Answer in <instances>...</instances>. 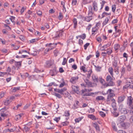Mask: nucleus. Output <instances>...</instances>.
<instances>
[{"mask_svg": "<svg viewBox=\"0 0 133 133\" xmlns=\"http://www.w3.org/2000/svg\"><path fill=\"white\" fill-rule=\"evenodd\" d=\"M69 124V122L66 121L64 122H62V125L63 126H66L67 125Z\"/></svg>", "mask_w": 133, "mask_h": 133, "instance_id": "64", "label": "nucleus"}, {"mask_svg": "<svg viewBox=\"0 0 133 133\" xmlns=\"http://www.w3.org/2000/svg\"><path fill=\"white\" fill-rule=\"evenodd\" d=\"M133 101V98L131 97V96H129L128 97L127 101V104L129 106H131Z\"/></svg>", "mask_w": 133, "mask_h": 133, "instance_id": "6", "label": "nucleus"}, {"mask_svg": "<svg viewBox=\"0 0 133 133\" xmlns=\"http://www.w3.org/2000/svg\"><path fill=\"white\" fill-rule=\"evenodd\" d=\"M113 91L111 89H109L107 91V93L109 94V95H115L112 92Z\"/></svg>", "mask_w": 133, "mask_h": 133, "instance_id": "37", "label": "nucleus"}, {"mask_svg": "<svg viewBox=\"0 0 133 133\" xmlns=\"http://www.w3.org/2000/svg\"><path fill=\"white\" fill-rule=\"evenodd\" d=\"M79 38H81L83 39H84L86 37V35L85 34H83L81 35H79Z\"/></svg>", "mask_w": 133, "mask_h": 133, "instance_id": "53", "label": "nucleus"}, {"mask_svg": "<svg viewBox=\"0 0 133 133\" xmlns=\"http://www.w3.org/2000/svg\"><path fill=\"white\" fill-rule=\"evenodd\" d=\"M92 71L91 69H90L88 71V73L87 74V77L88 78H89L91 76V74L92 73Z\"/></svg>", "mask_w": 133, "mask_h": 133, "instance_id": "38", "label": "nucleus"}, {"mask_svg": "<svg viewBox=\"0 0 133 133\" xmlns=\"http://www.w3.org/2000/svg\"><path fill=\"white\" fill-rule=\"evenodd\" d=\"M50 75L52 76L55 75L57 74L56 69V68L52 70H51L50 71Z\"/></svg>", "mask_w": 133, "mask_h": 133, "instance_id": "15", "label": "nucleus"}, {"mask_svg": "<svg viewBox=\"0 0 133 133\" xmlns=\"http://www.w3.org/2000/svg\"><path fill=\"white\" fill-rule=\"evenodd\" d=\"M79 108L78 106V105H76V104H74L73 105V107H72V108L74 109V110H75L76 109H77Z\"/></svg>", "mask_w": 133, "mask_h": 133, "instance_id": "59", "label": "nucleus"}, {"mask_svg": "<svg viewBox=\"0 0 133 133\" xmlns=\"http://www.w3.org/2000/svg\"><path fill=\"white\" fill-rule=\"evenodd\" d=\"M99 82L102 84L105 83V82L104 80L103 79L101 76L99 77Z\"/></svg>", "mask_w": 133, "mask_h": 133, "instance_id": "42", "label": "nucleus"}, {"mask_svg": "<svg viewBox=\"0 0 133 133\" xmlns=\"http://www.w3.org/2000/svg\"><path fill=\"white\" fill-rule=\"evenodd\" d=\"M50 47L48 48H46L44 51V55L46 54L50 50L53 49V48H52L51 46H49Z\"/></svg>", "mask_w": 133, "mask_h": 133, "instance_id": "26", "label": "nucleus"}, {"mask_svg": "<svg viewBox=\"0 0 133 133\" xmlns=\"http://www.w3.org/2000/svg\"><path fill=\"white\" fill-rule=\"evenodd\" d=\"M11 101L9 100V98H6L5 102H4V104L6 105H8L11 102Z\"/></svg>", "mask_w": 133, "mask_h": 133, "instance_id": "29", "label": "nucleus"}, {"mask_svg": "<svg viewBox=\"0 0 133 133\" xmlns=\"http://www.w3.org/2000/svg\"><path fill=\"white\" fill-rule=\"evenodd\" d=\"M89 3V2H88L87 0H82V4L85 5Z\"/></svg>", "mask_w": 133, "mask_h": 133, "instance_id": "58", "label": "nucleus"}, {"mask_svg": "<svg viewBox=\"0 0 133 133\" xmlns=\"http://www.w3.org/2000/svg\"><path fill=\"white\" fill-rule=\"evenodd\" d=\"M72 88L73 91L75 92L77 94H78L79 93V91L78 89V87L77 86L72 85Z\"/></svg>", "mask_w": 133, "mask_h": 133, "instance_id": "17", "label": "nucleus"}, {"mask_svg": "<svg viewBox=\"0 0 133 133\" xmlns=\"http://www.w3.org/2000/svg\"><path fill=\"white\" fill-rule=\"evenodd\" d=\"M63 18V16L62 14L60 12L59 13V15L58 17V18L59 20H61Z\"/></svg>", "mask_w": 133, "mask_h": 133, "instance_id": "55", "label": "nucleus"}, {"mask_svg": "<svg viewBox=\"0 0 133 133\" xmlns=\"http://www.w3.org/2000/svg\"><path fill=\"white\" fill-rule=\"evenodd\" d=\"M126 117L124 115H122L119 117L118 118V120L120 122H123L125 120Z\"/></svg>", "mask_w": 133, "mask_h": 133, "instance_id": "18", "label": "nucleus"}, {"mask_svg": "<svg viewBox=\"0 0 133 133\" xmlns=\"http://www.w3.org/2000/svg\"><path fill=\"white\" fill-rule=\"evenodd\" d=\"M117 60L116 59L115 57H114V60L112 62V65L114 68V70L115 72L117 71L118 72V66H117Z\"/></svg>", "mask_w": 133, "mask_h": 133, "instance_id": "2", "label": "nucleus"}, {"mask_svg": "<svg viewBox=\"0 0 133 133\" xmlns=\"http://www.w3.org/2000/svg\"><path fill=\"white\" fill-rule=\"evenodd\" d=\"M84 81L86 83V85L89 87H93L97 86V84L90 81L88 79H85Z\"/></svg>", "mask_w": 133, "mask_h": 133, "instance_id": "1", "label": "nucleus"}, {"mask_svg": "<svg viewBox=\"0 0 133 133\" xmlns=\"http://www.w3.org/2000/svg\"><path fill=\"white\" fill-rule=\"evenodd\" d=\"M66 88H65L60 89H54V90L55 91L61 94H62L64 91H66Z\"/></svg>", "mask_w": 133, "mask_h": 133, "instance_id": "12", "label": "nucleus"}, {"mask_svg": "<svg viewBox=\"0 0 133 133\" xmlns=\"http://www.w3.org/2000/svg\"><path fill=\"white\" fill-rule=\"evenodd\" d=\"M99 115L103 117H104L106 116V114L105 113H104L102 111H99Z\"/></svg>", "mask_w": 133, "mask_h": 133, "instance_id": "49", "label": "nucleus"}, {"mask_svg": "<svg viewBox=\"0 0 133 133\" xmlns=\"http://www.w3.org/2000/svg\"><path fill=\"white\" fill-rule=\"evenodd\" d=\"M113 69L112 67H110L108 69V71L111 75L113 76Z\"/></svg>", "mask_w": 133, "mask_h": 133, "instance_id": "30", "label": "nucleus"}, {"mask_svg": "<svg viewBox=\"0 0 133 133\" xmlns=\"http://www.w3.org/2000/svg\"><path fill=\"white\" fill-rule=\"evenodd\" d=\"M59 52V51L57 50H55L54 51V55L56 56L58 54Z\"/></svg>", "mask_w": 133, "mask_h": 133, "instance_id": "61", "label": "nucleus"}, {"mask_svg": "<svg viewBox=\"0 0 133 133\" xmlns=\"http://www.w3.org/2000/svg\"><path fill=\"white\" fill-rule=\"evenodd\" d=\"M119 111L121 113L124 114H126L128 112V111L126 109L123 107L122 105H120L119 108Z\"/></svg>", "mask_w": 133, "mask_h": 133, "instance_id": "3", "label": "nucleus"}, {"mask_svg": "<svg viewBox=\"0 0 133 133\" xmlns=\"http://www.w3.org/2000/svg\"><path fill=\"white\" fill-rule=\"evenodd\" d=\"M110 19V17H106L103 23L102 24L103 26L106 25Z\"/></svg>", "mask_w": 133, "mask_h": 133, "instance_id": "25", "label": "nucleus"}, {"mask_svg": "<svg viewBox=\"0 0 133 133\" xmlns=\"http://www.w3.org/2000/svg\"><path fill=\"white\" fill-rule=\"evenodd\" d=\"M88 16H92V15L94 14L92 6L90 5L88 7Z\"/></svg>", "mask_w": 133, "mask_h": 133, "instance_id": "10", "label": "nucleus"}, {"mask_svg": "<svg viewBox=\"0 0 133 133\" xmlns=\"http://www.w3.org/2000/svg\"><path fill=\"white\" fill-rule=\"evenodd\" d=\"M110 45V44H108L102 46L100 48V50L101 51H105L106 49L108 47H109Z\"/></svg>", "mask_w": 133, "mask_h": 133, "instance_id": "21", "label": "nucleus"}, {"mask_svg": "<svg viewBox=\"0 0 133 133\" xmlns=\"http://www.w3.org/2000/svg\"><path fill=\"white\" fill-rule=\"evenodd\" d=\"M92 90L91 89H85L84 90H82V93H84L85 92H89L91 91H92Z\"/></svg>", "mask_w": 133, "mask_h": 133, "instance_id": "43", "label": "nucleus"}, {"mask_svg": "<svg viewBox=\"0 0 133 133\" xmlns=\"http://www.w3.org/2000/svg\"><path fill=\"white\" fill-rule=\"evenodd\" d=\"M6 110V108L5 107H4L0 110V112L2 116L4 117L6 116V115L4 113Z\"/></svg>", "mask_w": 133, "mask_h": 133, "instance_id": "11", "label": "nucleus"}, {"mask_svg": "<svg viewBox=\"0 0 133 133\" xmlns=\"http://www.w3.org/2000/svg\"><path fill=\"white\" fill-rule=\"evenodd\" d=\"M120 45L118 44H115L114 46V48L116 51L118 50L119 48Z\"/></svg>", "mask_w": 133, "mask_h": 133, "instance_id": "35", "label": "nucleus"}, {"mask_svg": "<svg viewBox=\"0 0 133 133\" xmlns=\"http://www.w3.org/2000/svg\"><path fill=\"white\" fill-rule=\"evenodd\" d=\"M92 6V8H93L94 11L95 12L97 11L98 10L97 4V3L95 1H94L93 2Z\"/></svg>", "mask_w": 133, "mask_h": 133, "instance_id": "9", "label": "nucleus"}, {"mask_svg": "<svg viewBox=\"0 0 133 133\" xmlns=\"http://www.w3.org/2000/svg\"><path fill=\"white\" fill-rule=\"evenodd\" d=\"M88 118H90L93 120H96V119L95 116L93 115H88Z\"/></svg>", "mask_w": 133, "mask_h": 133, "instance_id": "24", "label": "nucleus"}, {"mask_svg": "<svg viewBox=\"0 0 133 133\" xmlns=\"http://www.w3.org/2000/svg\"><path fill=\"white\" fill-rule=\"evenodd\" d=\"M63 31L62 30H61L57 32H56L55 34V36L54 38H58L60 36H61L62 35V33Z\"/></svg>", "mask_w": 133, "mask_h": 133, "instance_id": "8", "label": "nucleus"}, {"mask_svg": "<svg viewBox=\"0 0 133 133\" xmlns=\"http://www.w3.org/2000/svg\"><path fill=\"white\" fill-rule=\"evenodd\" d=\"M104 88H106L108 87H109L108 83L106 82H105L102 84Z\"/></svg>", "mask_w": 133, "mask_h": 133, "instance_id": "63", "label": "nucleus"}, {"mask_svg": "<svg viewBox=\"0 0 133 133\" xmlns=\"http://www.w3.org/2000/svg\"><path fill=\"white\" fill-rule=\"evenodd\" d=\"M116 110L115 111L114 110V111L112 112L114 116L115 117H117L119 115V113L116 112Z\"/></svg>", "mask_w": 133, "mask_h": 133, "instance_id": "40", "label": "nucleus"}, {"mask_svg": "<svg viewBox=\"0 0 133 133\" xmlns=\"http://www.w3.org/2000/svg\"><path fill=\"white\" fill-rule=\"evenodd\" d=\"M125 68L123 67H122L121 68V75H123L125 73Z\"/></svg>", "mask_w": 133, "mask_h": 133, "instance_id": "54", "label": "nucleus"}, {"mask_svg": "<svg viewBox=\"0 0 133 133\" xmlns=\"http://www.w3.org/2000/svg\"><path fill=\"white\" fill-rule=\"evenodd\" d=\"M73 22L74 24V28L75 29L77 27V19L75 18H74L73 20Z\"/></svg>", "mask_w": 133, "mask_h": 133, "instance_id": "22", "label": "nucleus"}, {"mask_svg": "<svg viewBox=\"0 0 133 133\" xmlns=\"http://www.w3.org/2000/svg\"><path fill=\"white\" fill-rule=\"evenodd\" d=\"M52 65V63L51 61H47L45 63V66L47 68H49Z\"/></svg>", "mask_w": 133, "mask_h": 133, "instance_id": "23", "label": "nucleus"}, {"mask_svg": "<svg viewBox=\"0 0 133 133\" xmlns=\"http://www.w3.org/2000/svg\"><path fill=\"white\" fill-rule=\"evenodd\" d=\"M83 118V117H79L77 118H76L75 119V121L76 123H78L81 121Z\"/></svg>", "mask_w": 133, "mask_h": 133, "instance_id": "32", "label": "nucleus"}, {"mask_svg": "<svg viewBox=\"0 0 133 133\" xmlns=\"http://www.w3.org/2000/svg\"><path fill=\"white\" fill-rule=\"evenodd\" d=\"M20 89V87H17L14 88L12 90V92H15L17 90H19Z\"/></svg>", "mask_w": 133, "mask_h": 133, "instance_id": "52", "label": "nucleus"}, {"mask_svg": "<svg viewBox=\"0 0 133 133\" xmlns=\"http://www.w3.org/2000/svg\"><path fill=\"white\" fill-rule=\"evenodd\" d=\"M79 78V77L78 76L75 77H71L70 80V81L73 84L75 83L78 81Z\"/></svg>", "mask_w": 133, "mask_h": 133, "instance_id": "4", "label": "nucleus"}, {"mask_svg": "<svg viewBox=\"0 0 133 133\" xmlns=\"http://www.w3.org/2000/svg\"><path fill=\"white\" fill-rule=\"evenodd\" d=\"M112 10L113 13H115L116 9V6L115 4L112 5L111 6Z\"/></svg>", "mask_w": 133, "mask_h": 133, "instance_id": "46", "label": "nucleus"}, {"mask_svg": "<svg viewBox=\"0 0 133 133\" xmlns=\"http://www.w3.org/2000/svg\"><path fill=\"white\" fill-rule=\"evenodd\" d=\"M98 30V29L97 28H96V27H94L92 28V35L94 36L97 34Z\"/></svg>", "mask_w": 133, "mask_h": 133, "instance_id": "16", "label": "nucleus"}, {"mask_svg": "<svg viewBox=\"0 0 133 133\" xmlns=\"http://www.w3.org/2000/svg\"><path fill=\"white\" fill-rule=\"evenodd\" d=\"M96 99L97 100H104V97L102 96H97L96 98Z\"/></svg>", "mask_w": 133, "mask_h": 133, "instance_id": "31", "label": "nucleus"}, {"mask_svg": "<svg viewBox=\"0 0 133 133\" xmlns=\"http://www.w3.org/2000/svg\"><path fill=\"white\" fill-rule=\"evenodd\" d=\"M70 115L69 111H65L64 115L65 116L69 117Z\"/></svg>", "mask_w": 133, "mask_h": 133, "instance_id": "50", "label": "nucleus"}, {"mask_svg": "<svg viewBox=\"0 0 133 133\" xmlns=\"http://www.w3.org/2000/svg\"><path fill=\"white\" fill-rule=\"evenodd\" d=\"M38 40V39L37 38H35L32 39L30 40V43H33L34 42H37Z\"/></svg>", "mask_w": 133, "mask_h": 133, "instance_id": "51", "label": "nucleus"}, {"mask_svg": "<svg viewBox=\"0 0 133 133\" xmlns=\"http://www.w3.org/2000/svg\"><path fill=\"white\" fill-rule=\"evenodd\" d=\"M125 97V96L124 95H121L120 96L118 97V103H122L124 101Z\"/></svg>", "mask_w": 133, "mask_h": 133, "instance_id": "13", "label": "nucleus"}, {"mask_svg": "<svg viewBox=\"0 0 133 133\" xmlns=\"http://www.w3.org/2000/svg\"><path fill=\"white\" fill-rule=\"evenodd\" d=\"M57 43H47L46 44L45 46H50L51 45H54V46H51L52 47V48H53V49L54 48H55L57 44Z\"/></svg>", "mask_w": 133, "mask_h": 133, "instance_id": "19", "label": "nucleus"}, {"mask_svg": "<svg viewBox=\"0 0 133 133\" xmlns=\"http://www.w3.org/2000/svg\"><path fill=\"white\" fill-rule=\"evenodd\" d=\"M80 69L81 70H82L84 72L87 71V70L85 69V67L84 66H81Z\"/></svg>", "mask_w": 133, "mask_h": 133, "instance_id": "56", "label": "nucleus"}, {"mask_svg": "<svg viewBox=\"0 0 133 133\" xmlns=\"http://www.w3.org/2000/svg\"><path fill=\"white\" fill-rule=\"evenodd\" d=\"M132 14L130 13L129 14V16L128 19V22L129 23H130L132 21Z\"/></svg>", "mask_w": 133, "mask_h": 133, "instance_id": "28", "label": "nucleus"}, {"mask_svg": "<svg viewBox=\"0 0 133 133\" xmlns=\"http://www.w3.org/2000/svg\"><path fill=\"white\" fill-rule=\"evenodd\" d=\"M114 96H115V95H108L107 100V102L108 103H109L110 101L114 99L113 97Z\"/></svg>", "mask_w": 133, "mask_h": 133, "instance_id": "20", "label": "nucleus"}, {"mask_svg": "<svg viewBox=\"0 0 133 133\" xmlns=\"http://www.w3.org/2000/svg\"><path fill=\"white\" fill-rule=\"evenodd\" d=\"M92 16H86L85 17H82V19L83 21H85L88 22H90L92 19Z\"/></svg>", "mask_w": 133, "mask_h": 133, "instance_id": "5", "label": "nucleus"}, {"mask_svg": "<svg viewBox=\"0 0 133 133\" xmlns=\"http://www.w3.org/2000/svg\"><path fill=\"white\" fill-rule=\"evenodd\" d=\"M92 77L94 83L97 84L98 82L99 78H98L97 75L93 74L92 76Z\"/></svg>", "mask_w": 133, "mask_h": 133, "instance_id": "7", "label": "nucleus"}, {"mask_svg": "<svg viewBox=\"0 0 133 133\" xmlns=\"http://www.w3.org/2000/svg\"><path fill=\"white\" fill-rule=\"evenodd\" d=\"M15 66L17 67H19V66H21V63L20 62H15Z\"/></svg>", "mask_w": 133, "mask_h": 133, "instance_id": "41", "label": "nucleus"}, {"mask_svg": "<svg viewBox=\"0 0 133 133\" xmlns=\"http://www.w3.org/2000/svg\"><path fill=\"white\" fill-rule=\"evenodd\" d=\"M67 62V60L66 58H64L63 59V61L62 63V64L63 65H65Z\"/></svg>", "mask_w": 133, "mask_h": 133, "instance_id": "57", "label": "nucleus"}, {"mask_svg": "<svg viewBox=\"0 0 133 133\" xmlns=\"http://www.w3.org/2000/svg\"><path fill=\"white\" fill-rule=\"evenodd\" d=\"M106 3V2L104 0L102 1V2L100 3V4H101L100 10H101L103 8L104 5Z\"/></svg>", "mask_w": 133, "mask_h": 133, "instance_id": "44", "label": "nucleus"}, {"mask_svg": "<svg viewBox=\"0 0 133 133\" xmlns=\"http://www.w3.org/2000/svg\"><path fill=\"white\" fill-rule=\"evenodd\" d=\"M112 79L111 77V76L109 75L107 76L106 77V80L107 82H109V81L112 80Z\"/></svg>", "mask_w": 133, "mask_h": 133, "instance_id": "48", "label": "nucleus"}, {"mask_svg": "<svg viewBox=\"0 0 133 133\" xmlns=\"http://www.w3.org/2000/svg\"><path fill=\"white\" fill-rule=\"evenodd\" d=\"M22 117V115L21 114H19L15 116V119L16 121L19 119H21Z\"/></svg>", "mask_w": 133, "mask_h": 133, "instance_id": "33", "label": "nucleus"}, {"mask_svg": "<svg viewBox=\"0 0 133 133\" xmlns=\"http://www.w3.org/2000/svg\"><path fill=\"white\" fill-rule=\"evenodd\" d=\"M90 44V43H87L86 44H85L84 45V49L85 50H86L87 49V48L88 46Z\"/></svg>", "mask_w": 133, "mask_h": 133, "instance_id": "60", "label": "nucleus"}, {"mask_svg": "<svg viewBox=\"0 0 133 133\" xmlns=\"http://www.w3.org/2000/svg\"><path fill=\"white\" fill-rule=\"evenodd\" d=\"M95 67V68L97 72H100L101 69L102 68L99 66H96L94 65Z\"/></svg>", "mask_w": 133, "mask_h": 133, "instance_id": "34", "label": "nucleus"}, {"mask_svg": "<svg viewBox=\"0 0 133 133\" xmlns=\"http://www.w3.org/2000/svg\"><path fill=\"white\" fill-rule=\"evenodd\" d=\"M109 82L108 83L109 86H113L115 85V83L112 80L108 82Z\"/></svg>", "mask_w": 133, "mask_h": 133, "instance_id": "27", "label": "nucleus"}, {"mask_svg": "<svg viewBox=\"0 0 133 133\" xmlns=\"http://www.w3.org/2000/svg\"><path fill=\"white\" fill-rule=\"evenodd\" d=\"M112 50L110 48L107 49V53L108 55H110L112 52Z\"/></svg>", "mask_w": 133, "mask_h": 133, "instance_id": "39", "label": "nucleus"}, {"mask_svg": "<svg viewBox=\"0 0 133 133\" xmlns=\"http://www.w3.org/2000/svg\"><path fill=\"white\" fill-rule=\"evenodd\" d=\"M123 56L126 59L125 60V61H128V55L125 52H124L123 54Z\"/></svg>", "mask_w": 133, "mask_h": 133, "instance_id": "47", "label": "nucleus"}, {"mask_svg": "<svg viewBox=\"0 0 133 133\" xmlns=\"http://www.w3.org/2000/svg\"><path fill=\"white\" fill-rule=\"evenodd\" d=\"M123 89H131L133 90V85L131 84H127L123 86Z\"/></svg>", "mask_w": 133, "mask_h": 133, "instance_id": "14", "label": "nucleus"}, {"mask_svg": "<svg viewBox=\"0 0 133 133\" xmlns=\"http://www.w3.org/2000/svg\"><path fill=\"white\" fill-rule=\"evenodd\" d=\"M111 105L115 111L116 110L117 108L116 106V103H112Z\"/></svg>", "mask_w": 133, "mask_h": 133, "instance_id": "45", "label": "nucleus"}, {"mask_svg": "<svg viewBox=\"0 0 133 133\" xmlns=\"http://www.w3.org/2000/svg\"><path fill=\"white\" fill-rule=\"evenodd\" d=\"M118 22V20L117 19H114L111 22V24H114L116 23H117Z\"/></svg>", "mask_w": 133, "mask_h": 133, "instance_id": "62", "label": "nucleus"}, {"mask_svg": "<svg viewBox=\"0 0 133 133\" xmlns=\"http://www.w3.org/2000/svg\"><path fill=\"white\" fill-rule=\"evenodd\" d=\"M112 127L113 130L116 131L117 129L116 127L115 126L116 124L114 122H112Z\"/></svg>", "mask_w": 133, "mask_h": 133, "instance_id": "36", "label": "nucleus"}]
</instances>
